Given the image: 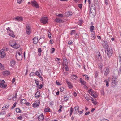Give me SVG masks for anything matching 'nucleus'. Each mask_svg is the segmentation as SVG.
I'll return each instance as SVG.
<instances>
[{
  "label": "nucleus",
  "mask_w": 121,
  "mask_h": 121,
  "mask_svg": "<svg viewBox=\"0 0 121 121\" xmlns=\"http://www.w3.org/2000/svg\"><path fill=\"white\" fill-rule=\"evenodd\" d=\"M10 45L13 48L17 49L20 46V45L18 43H17L15 41H11L9 43Z\"/></svg>",
  "instance_id": "f257e3e1"
},
{
  "label": "nucleus",
  "mask_w": 121,
  "mask_h": 121,
  "mask_svg": "<svg viewBox=\"0 0 121 121\" xmlns=\"http://www.w3.org/2000/svg\"><path fill=\"white\" fill-rule=\"evenodd\" d=\"M106 53L107 56L109 58H110L112 55L113 50L112 48H109L107 49Z\"/></svg>",
  "instance_id": "f03ea898"
},
{
  "label": "nucleus",
  "mask_w": 121,
  "mask_h": 121,
  "mask_svg": "<svg viewBox=\"0 0 121 121\" xmlns=\"http://www.w3.org/2000/svg\"><path fill=\"white\" fill-rule=\"evenodd\" d=\"M16 59L19 60H21L22 58V55L21 52H16Z\"/></svg>",
  "instance_id": "7ed1b4c3"
},
{
  "label": "nucleus",
  "mask_w": 121,
  "mask_h": 121,
  "mask_svg": "<svg viewBox=\"0 0 121 121\" xmlns=\"http://www.w3.org/2000/svg\"><path fill=\"white\" fill-rule=\"evenodd\" d=\"M40 22L43 24H46L48 22V18L46 17H42L41 18Z\"/></svg>",
  "instance_id": "20e7f679"
},
{
  "label": "nucleus",
  "mask_w": 121,
  "mask_h": 121,
  "mask_svg": "<svg viewBox=\"0 0 121 121\" xmlns=\"http://www.w3.org/2000/svg\"><path fill=\"white\" fill-rule=\"evenodd\" d=\"M31 4L33 7H35L37 8H39V4L37 3V1L35 0L31 1Z\"/></svg>",
  "instance_id": "39448f33"
},
{
  "label": "nucleus",
  "mask_w": 121,
  "mask_h": 121,
  "mask_svg": "<svg viewBox=\"0 0 121 121\" xmlns=\"http://www.w3.org/2000/svg\"><path fill=\"white\" fill-rule=\"evenodd\" d=\"M111 86L113 87H115L117 85L116 78L113 77L112 78V82H111Z\"/></svg>",
  "instance_id": "423d86ee"
},
{
  "label": "nucleus",
  "mask_w": 121,
  "mask_h": 121,
  "mask_svg": "<svg viewBox=\"0 0 121 121\" xmlns=\"http://www.w3.org/2000/svg\"><path fill=\"white\" fill-rule=\"evenodd\" d=\"M5 81L4 80H2L1 81L0 83V87L3 89L7 87V85L5 84Z\"/></svg>",
  "instance_id": "0eeeda50"
},
{
  "label": "nucleus",
  "mask_w": 121,
  "mask_h": 121,
  "mask_svg": "<svg viewBox=\"0 0 121 121\" xmlns=\"http://www.w3.org/2000/svg\"><path fill=\"white\" fill-rule=\"evenodd\" d=\"M26 32L28 35H30L31 33V27L29 25H27L26 26Z\"/></svg>",
  "instance_id": "6e6552de"
},
{
  "label": "nucleus",
  "mask_w": 121,
  "mask_h": 121,
  "mask_svg": "<svg viewBox=\"0 0 121 121\" xmlns=\"http://www.w3.org/2000/svg\"><path fill=\"white\" fill-rule=\"evenodd\" d=\"M39 104L40 101L39 100L36 101L33 104V107L35 108L37 107L39 105Z\"/></svg>",
  "instance_id": "1a4fd4ad"
},
{
  "label": "nucleus",
  "mask_w": 121,
  "mask_h": 121,
  "mask_svg": "<svg viewBox=\"0 0 121 121\" xmlns=\"http://www.w3.org/2000/svg\"><path fill=\"white\" fill-rule=\"evenodd\" d=\"M97 58L98 60L100 61H102L103 59L102 57L99 52L96 55Z\"/></svg>",
  "instance_id": "9d476101"
},
{
  "label": "nucleus",
  "mask_w": 121,
  "mask_h": 121,
  "mask_svg": "<svg viewBox=\"0 0 121 121\" xmlns=\"http://www.w3.org/2000/svg\"><path fill=\"white\" fill-rule=\"evenodd\" d=\"M6 55V54L3 50L0 51V57L3 58Z\"/></svg>",
  "instance_id": "9b49d317"
},
{
  "label": "nucleus",
  "mask_w": 121,
  "mask_h": 121,
  "mask_svg": "<svg viewBox=\"0 0 121 121\" xmlns=\"http://www.w3.org/2000/svg\"><path fill=\"white\" fill-rule=\"evenodd\" d=\"M90 91L91 92V95L94 98H96L97 96V95L95 94V93L94 91H93L91 89H90Z\"/></svg>",
  "instance_id": "f8f14e48"
},
{
  "label": "nucleus",
  "mask_w": 121,
  "mask_h": 121,
  "mask_svg": "<svg viewBox=\"0 0 121 121\" xmlns=\"http://www.w3.org/2000/svg\"><path fill=\"white\" fill-rule=\"evenodd\" d=\"M103 47L105 49H107L108 48V44L107 41H105L103 43Z\"/></svg>",
  "instance_id": "ddd939ff"
},
{
  "label": "nucleus",
  "mask_w": 121,
  "mask_h": 121,
  "mask_svg": "<svg viewBox=\"0 0 121 121\" xmlns=\"http://www.w3.org/2000/svg\"><path fill=\"white\" fill-rule=\"evenodd\" d=\"M15 20L16 21L22 22L23 21V18L21 16H18L15 18Z\"/></svg>",
  "instance_id": "4468645a"
},
{
  "label": "nucleus",
  "mask_w": 121,
  "mask_h": 121,
  "mask_svg": "<svg viewBox=\"0 0 121 121\" xmlns=\"http://www.w3.org/2000/svg\"><path fill=\"white\" fill-rule=\"evenodd\" d=\"M66 82L69 88L71 89L73 87V85L69 81H68L67 80H66Z\"/></svg>",
  "instance_id": "2eb2a0df"
},
{
  "label": "nucleus",
  "mask_w": 121,
  "mask_h": 121,
  "mask_svg": "<svg viewBox=\"0 0 121 121\" xmlns=\"http://www.w3.org/2000/svg\"><path fill=\"white\" fill-rule=\"evenodd\" d=\"M38 119L40 121H42L44 119V115L43 114H40L38 117Z\"/></svg>",
  "instance_id": "dca6fc26"
},
{
  "label": "nucleus",
  "mask_w": 121,
  "mask_h": 121,
  "mask_svg": "<svg viewBox=\"0 0 121 121\" xmlns=\"http://www.w3.org/2000/svg\"><path fill=\"white\" fill-rule=\"evenodd\" d=\"M33 42L35 44H36L38 41V37H35L33 39Z\"/></svg>",
  "instance_id": "f3484780"
},
{
  "label": "nucleus",
  "mask_w": 121,
  "mask_h": 121,
  "mask_svg": "<svg viewBox=\"0 0 121 121\" xmlns=\"http://www.w3.org/2000/svg\"><path fill=\"white\" fill-rule=\"evenodd\" d=\"M109 72V68L108 67L107 68L105 71L104 72L105 75H107L108 74Z\"/></svg>",
  "instance_id": "a211bd4d"
},
{
  "label": "nucleus",
  "mask_w": 121,
  "mask_h": 121,
  "mask_svg": "<svg viewBox=\"0 0 121 121\" xmlns=\"http://www.w3.org/2000/svg\"><path fill=\"white\" fill-rule=\"evenodd\" d=\"M40 95V93L38 91L35 95V97L37 98H39Z\"/></svg>",
  "instance_id": "6ab92c4d"
},
{
  "label": "nucleus",
  "mask_w": 121,
  "mask_h": 121,
  "mask_svg": "<svg viewBox=\"0 0 121 121\" xmlns=\"http://www.w3.org/2000/svg\"><path fill=\"white\" fill-rule=\"evenodd\" d=\"M95 32H93L91 34V37L93 39H95Z\"/></svg>",
  "instance_id": "aec40b11"
},
{
  "label": "nucleus",
  "mask_w": 121,
  "mask_h": 121,
  "mask_svg": "<svg viewBox=\"0 0 121 121\" xmlns=\"http://www.w3.org/2000/svg\"><path fill=\"white\" fill-rule=\"evenodd\" d=\"M67 65L68 64H62V65L65 67V68L66 71H68L69 70V68L67 66Z\"/></svg>",
  "instance_id": "412c9836"
},
{
  "label": "nucleus",
  "mask_w": 121,
  "mask_h": 121,
  "mask_svg": "<svg viewBox=\"0 0 121 121\" xmlns=\"http://www.w3.org/2000/svg\"><path fill=\"white\" fill-rule=\"evenodd\" d=\"M55 21L57 23L62 22L63 21L62 19L60 18H56L55 20Z\"/></svg>",
  "instance_id": "4be33fe9"
},
{
  "label": "nucleus",
  "mask_w": 121,
  "mask_h": 121,
  "mask_svg": "<svg viewBox=\"0 0 121 121\" xmlns=\"http://www.w3.org/2000/svg\"><path fill=\"white\" fill-rule=\"evenodd\" d=\"M72 14V12L68 11L66 12L65 13V15L66 16L69 17L71 16Z\"/></svg>",
  "instance_id": "5701e85b"
},
{
  "label": "nucleus",
  "mask_w": 121,
  "mask_h": 121,
  "mask_svg": "<svg viewBox=\"0 0 121 121\" xmlns=\"http://www.w3.org/2000/svg\"><path fill=\"white\" fill-rule=\"evenodd\" d=\"M63 59L64 62L62 64H68L67 58L66 57L64 56L63 57Z\"/></svg>",
  "instance_id": "b1692460"
},
{
  "label": "nucleus",
  "mask_w": 121,
  "mask_h": 121,
  "mask_svg": "<svg viewBox=\"0 0 121 121\" xmlns=\"http://www.w3.org/2000/svg\"><path fill=\"white\" fill-rule=\"evenodd\" d=\"M80 81L82 84L85 85L86 84V82L84 81H82L81 78H80Z\"/></svg>",
  "instance_id": "393cba45"
},
{
  "label": "nucleus",
  "mask_w": 121,
  "mask_h": 121,
  "mask_svg": "<svg viewBox=\"0 0 121 121\" xmlns=\"http://www.w3.org/2000/svg\"><path fill=\"white\" fill-rule=\"evenodd\" d=\"M44 111L45 112H50V110L49 108L47 107L45 108Z\"/></svg>",
  "instance_id": "a878e982"
},
{
  "label": "nucleus",
  "mask_w": 121,
  "mask_h": 121,
  "mask_svg": "<svg viewBox=\"0 0 121 121\" xmlns=\"http://www.w3.org/2000/svg\"><path fill=\"white\" fill-rule=\"evenodd\" d=\"M94 27L92 26H90V31L91 32H93V30H94Z\"/></svg>",
  "instance_id": "bb28decb"
},
{
  "label": "nucleus",
  "mask_w": 121,
  "mask_h": 121,
  "mask_svg": "<svg viewBox=\"0 0 121 121\" xmlns=\"http://www.w3.org/2000/svg\"><path fill=\"white\" fill-rule=\"evenodd\" d=\"M8 35L9 36L13 38H14L15 37V35L13 32H10L9 33Z\"/></svg>",
  "instance_id": "cd10ccee"
},
{
  "label": "nucleus",
  "mask_w": 121,
  "mask_h": 121,
  "mask_svg": "<svg viewBox=\"0 0 121 121\" xmlns=\"http://www.w3.org/2000/svg\"><path fill=\"white\" fill-rule=\"evenodd\" d=\"M93 10H95V7L91 6L90 9V13H92L91 11H93Z\"/></svg>",
  "instance_id": "c85d7f7f"
},
{
  "label": "nucleus",
  "mask_w": 121,
  "mask_h": 121,
  "mask_svg": "<svg viewBox=\"0 0 121 121\" xmlns=\"http://www.w3.org/2000/svg\"><path fill=\"white\" fill-rule=\"evenodd\" d=\"M20 102L22 104H24L26 103V100L23 99H22L21 100Z\"/></svg>",
  "instance_id": "c756f323"
},
{
  "label": "nucleus",
  "mask_w": 121,
  "mask_h": 121,
  "mask_svg": "<svg viewBox=\"0 0 121 121\" xmlns=\"http://www.w3.org/2000/svg\"><path fill=\"white\" fill-rule=\"evenodd\" d=\"M79 106L78 105H77L74 107V109L76 112H78L79 111Z\"/></svg>",
  "instance_id": "7c9ffc66"
},
{
  "label": "nucleus",
  "mask_w": 121,
  "mask_h": 121,
  "mask_svg": "<svg viewBox=\"0 0 121 121\" xmlns=\"http://www.w3.org/2000/svg\"><path fill=\"white\" fill-rule=\"evenodd\" d=\"M7 32H13V31L11 30L10 28L9 27H8L6 29Z\"/></svg>",
  "instance_id": "2f4dec72"
},
{
  "label": "nucleus",
  "mask_w": 121,
  "mask_h": 121,
  "mask_svg": "<svg viewBox=\"0 0 121 121\" xmlns=\"http://www.w3.org/2000/svg\"><path fill=\"white\" fill-rule=\"evenodd\" d=\"M104 82L106 83V86L107 87H108L109 86V83L108 82V81L107 80L105 79L104 80Z\"/></svg>",
  "instance_id": "473e14b6"
},
{
  "label": "nucleus",
  "mask_w": 121,
  "mask_h": 121,
  "mask_svg": "<svg viewBox=\"0 0 121 121\" xmlns=\"http://www.w3.org/2000/svg\"><path fill=\"white\" fill-rule=\"evenodd\" d=\"M99 66L100 69L102 70V67H103V65L102 63H100L99 64Z\"/></svg>",
  "instance_id": "72a5a7b5"
},
{
  "label": "nucleus",
  "mask_w": 121,
  "mask_h": 121,
  "mask_svg": "<svg viewBox=\"0 0 121 121\" xmlns=\"http://www.w3.org/2000/svg\"><path fill=\"white\" fill-rule=\"evenodd\" d=\"M16 111L17 113H20L21 112V111L20 110V109L17 108H16Z\"/></svg>",
  "instance_id": "f704fd0d"
},
{
  "label": "nucleus",
  "mask_w": 121,
  "mask_h": 121,
  "mask_svg": "<svg viewBox=\"0 0 121 121\" xmlns=\"http://www.w3.org/2000/svg\"><path fill=\"white\" fill-rule=\"evenodd\" d=\"M69 99V98L68 97H67L65 95V96L64 98V101L66 102Z\"/></svg>",
  "instance_id": "c9c22d12"
},
{
  "label": "nucleus",
  "mask_w": 121,
  "mask_h": 121,
  "mask_svg": "<svg viewBox=\"0 0 121 121\" xmlns=\"http://www.w3.org/2000/svg\"><path fill=\"white\" fill-rule=\"evenodd\" d=\"M10 64L11 66H13L15 64V62L14 60H12L10 62Z\"/></svg>",
  "instance_id": "e433bc0d"
},
{
  "label": "nucleus",
  "mask_w": 121,
  "mask_h": 121,
  "mask_svg": "<svg viewBox=\"0 0 121 121\" xmlns=\"http://www.w3.org/2000/svg\"><path fill=\"white\" fill-rule=\"evenodd\" d=\"M35 82L36 84V85L38 86H39V82L37 80H35Z\"/></svg>",
  "instance_id": "4c0bfd02"
},
{
  "label": "nucleus",
  "mask_w": 121,
  "mask_h": 121,
  "mask_svg": "<svg viewBox=\"0 0 121 121\" xmlns=\"http://www.w3.org/2000/svg\"><path fill=\"white\" fill-rule=\"evenodd\" d=\"M24 0H17V2L18 4H20Z\"/></svg>",
  "instance_id": "58836bf2"
},
{
  "label": "nucleus",
  "mask_w": 121,
  "mask_h": 121,
  "mask_svg": "<svg viewBox=\"0 0 121 121\" xmlns=\"http://www.w3.org/2000/svg\"><path fill=\"white\" fill-rule=\"evenodd\" d=\"M4 73L7 75H9L10 74L9 71H4Z\"/></svg>",
  "instance_id": "ea45409f"
},
{
  "label": "nucleus",
  "mask_w": 121,
  "mask_h": 121,
  "mask_svg": "<svg viewBox=\"0 0 121 121\" xmlns=\"http://www.w3.org/2000/svg\"><path fill=\"white\" fill-rule=\"evenodd\" d=\"M72 78L74 79H76L77 78V76L75 75H73L72 76Z\"/></svg>",
  "instance_id": "a19ab883"
},
{
  "label": "nucleus",
  "mask_w": 121,
  "mask_h": 121,
  "mask_svg": "<svg viewBox=\"0 0 121 121\" xmlns=\"http://www.w3.org/2000/svg\"><path fill=\"white\" fill-rule=\"evenodd\" d=\"M4 66L2 64L0 63V70H2L4 69Z\"/></svg>",
  "instance_id": "79ce46f5"
},
{
  "label": "nucleus",
  "mask_w": 121,
  "mask_h": 121,
  "mask_svg": "<svg viewBox=\"0 0 121 121\" xmlns=\"http://www.w3.org/2000/svg\"><path fill=\"white\" fill-rule=\"evenodd\" d=\"M60 108L58 111V112L59 113L61 112L62 111L61 109L62 108V106L61 105L60 106Z\"/></svg>",
  "instance_id": "37998d69"
},
{
  "label": "nucleus",
  "mask_w": 121,
  "mask_h": 121,
  "mask_svg": "<svg viewBox=\"0 0 121 121\" xmlns=\"http://www.w3.org/2000/svg\"><path fill=\"white\" fill-rule=\"evenodd\" d=\"M8 48L7 47H4L1 50H3L4 52V51H8Z\"/></svg>",
  "instance_id": "c03bdc74"
},
{
  "label": "nucleus",
  "mask_w": 121,
  "mask_h": 121,
  "mask_svg": "<svg viewBox=\"0 0 121 121\" xmlns=\"http://www.w3.org/2000/svg\"><path fill=\"white\" fill-rule=\"evenodd\" d=\"M98 72L97 71H95V77L96 78L97 77V76H98Z\"/></svg>",
  "instance_id": "a18cd8bd"
},
{
  "label": "nucleus",
  "mask_w": 121,
  "mask_h": 121,
  "mask_svg": "<svg viewBox=\"0 0 121 121\" xmlns=\"http://www.w3.org/2000/svg\"><path fill=\"white\" fill-rule=\"evenodd\" d=\"M73 112V109L72 108V107H71L70 109V116H71L72 114V112Z\"/></svg>",
  "instance_id": "49530a36"
},
{
  "label": "nucleus",
  "mask_w": 121,
  "mask_h": 121,
  "mask_svg": "<svg viewBox=\"0 0 121 121\" xmlns=\"http://www.w3.org/2000/svg\"><path fill=\"white\" fill-rule=\"evenodd\" d=\"M89 78L88 77V76L86 75V76L85 78V79L86 80H88L89 79Z\"/></svg>",
  "instance_id": "de8ad7c7"
},
{
  "label": "nucleus",
  "mask_w": 121,
  "mask_h": 121,
  "mask_svg": "<svg viewBox=\"0 0 121 121\" xmlns=\"http://www.w3.org/2000/svg\"><path fill=\"white\" fill-rule=\"evenodd\" d=\"M55 49L54 48H52V49L51 50V53L52 54L55 51Z\"/></svg>",
  "instance_id": "09e8293b"
},
{
  "label": "nucleus",
  "mask_w": 121,
  "mask_h": 121,
  "mask_svg": "<svg viewBox=\"0 0 121 121\" xmlns=\"http://www.w3.org/2000/svg\"><path fill=\"white\" fill-rule=\"evenodd\" d=\"M75 31L74 30H72L71 32V34L72 35L75 33Z\"/></svg>",
  "instance_id": "8fccbe9b"
},
{
  "label": "nucleus",
  "mask_w": 121,
  "mask_h": 121,
  "mask_svg": "<svg viewBox=\"0 0 121 121\" xmlns=\"http://www.w3.org/2000/svg\"><path fill=\"white\" fill-rule=\"evenodd\" d=\"M94 3L96 4H98L99 2L98 0H93Z\"/></svg>",
  "instance_id": "3c124183"
},
{
  "label": "nucleus",
  "mask_w": 121,
  "mask_h": 121,
  "mask_svg": "<svg viewBox=\"0 0 121 121\" xmlns=\"http://www.w3.org/2000/svg\"><path fill=\"white\" fill-rule=\"evenodd\" d=\"M16 104H17V103L16 102H15L14 103L13 106L12 107V109L13 108L16 106Z\"/></svg>",
  "instance_id": "603ef678"
},
{
  "label": "nucleus",
  "mask_w": 121,
  "mask_h": 121,
  "mask_svg": "<svg viewBox=\"0 0 121 121\" xmlns=\"http://www.w3.org/2000/svg\"><path fill=\"white\" fill-rule=\"evenodd\" d=\"M82 23V20H80L78 22V24L79 25L81 26Z\"/></svg>",
  "instance_id": "864d4df0"
},
{
  "label": "nucleus",
  "mask_w": 121,
  "mask_h": 121,
  "mask_svg": "<svg viewBox=\"0 0 121 121\" xmlns=\"http://www.w3.org/2000/svg\"><path fill=\"white\" fill-rule=\"evenodd\" d=\"M38 76L39 77L40 79L41 80H42V81L43 80V78H42V76L40 75V74H39L38 75Z\"/></svg>",
  "instance_id": "5fc2aeb1"
},
{
  "label": "nucleus",
  "mask_w": 121,
  "mask_h": 121,
  "mask_svg": "<svg viewBox=\"0 0 121 121\" xmlns=\"http://www.w3.org/2000/svg\"><path fill=\"white\" fill-rule=\"evenodd\" d=\"M92 103L96 105L97 104V102L96 101L93 100L92 101Z\"/></svg>",
  "instance_id": "6e6d98bb"
},
{
  "label": "nucleus",
  "mask_w": 121,
  "mask_h": 121,
  "mask_svg": "<svg viewBox=\"0 0 121 121\" xmlns=\"http://www.w3.org/2000/svg\"><path fill=\"white\" fill-rule=\"evenodd\" d=\"M57 16L59 17H63V15L62 14H59L57 15Z\"/></svg>",
  "instance_id": "4d7b16f0"
},
{
  "label": "nucleus",
  "mask_w": 121,
  "mask_h": 121,
  "mask_svg": "<svg viewBox=\"0 0 121 121\" xmlns=\"http://www.w3.org/2000/svg\"><path fill=\"white\" fill-rule=\"evenodd\" d=\"M78 7L80 9H82V4H78Z\"/></svg>",
  "instance_id": "13d9d810"
},
{
  "label": "nucleus",
  "mask_w": 121,
  "mask_h": 121,
  "mask_svg": "<svg viewBox=\"0 0 121 121\" xmlns=\"http://www.w3.org/2000/svg\"><path fill=\"white\" fill-rule=\"evenodd\" d=\"M48 34L49 38H51V33L49 32H48Z\"/></svg>",
  "instance_id": "bf43d9fd"
},
{
  "label": "nucleus",
  "mask_w": 121,
  "mask_h": 121,
  "mask_svg": "<svg viewBox=\"0 0 121 121\" xmlns=\"http://www.w3.org/2000/svg\"><path fill=\"white\" fill-rule=\"evenodd\" d=\"M17 118L18 119L21 120L22 119V117L21 116H20L18 117H17Z\"/></svg>",
  "instance_id": "052dcab7"
},
{
  "label": "nucleus",
  "mask_w": 121,
  "mask_h": 121,
  "mask_svg": "<svg viewBox=\"0 0 121 121\" xmlns=\"http://www.w3.org/2000/svg\"><path fill=\"white\" fill-rule=\"evenodd\" d=\"M15 78H13L12 79V84H13L14 83V82L15 81Z\"/></svg>",
  "instance_id": "680f3d73"
},
{
  "label": "nucleus",
  "mask_w": 121,
  "mask_h": 121,
  "mask_svg": "<svg viewBox=\"0 0 121 121\" xmlns=\"http://www.w3.org/2000/svg\"><path fill=\"white\" fill-rule=\"evenodd\" d=\"M49 104L51 106L53 105L54 104L53 102L52 101H51V102H50Z\"/></svg>",
  "instance_id": "e2e57ef3"
},
{
  "label": "nucleus",
  "mask_w": 121,
  "mask_h": 121,
  "mask_svg": "<svg viewBox=\"0 0 121 121\" xmlns=\"http://www.w3.org/2000/svg\"><path fill=\"white\" fill-rule=\"evenodd\" d=\"M5 114V113L4 111H3L0 113V114L2 115H4Z\"/></svg>",
  "instance_id": "0e129e2a"
},
{
  "label": "nucleus",
  "mask_w": 121,
  "mask_h": 121,
  "mask_svg": "<svg viewBox=\"0 0 121 121\" xmlns=\"http://www.w3.org/2000/svg\"><path fill=\"white\" fill-rule=\"evenodd\" d=\"M85 98L88 101H89L90 99L87 96L85 97Z\"/></svg>",
  "instance_id": "69168bd1"
},
{
  "label": "nucleus",
  "mask_w": 121,
  "mask_h": 121,
  "mask_svg": "<svg viewBox=\"0 0 121 121\" xmlns=\"http://www.w3.org/2000/svg\"><path fill=\"white\" fill-rule=\"evenodd\" d=\"M119 62L121 64V56L119 55Z\"/></svg>",
  "instance_id": "338daca9"
},
{
  "label": "nucleus",
  "mask_w": 121,
  "mask_h": 121,
  "mask_svg": "<svg viewBox=\"0 0 121 121\" xmlns=\"http://www.w3.org/2000/svg\"><path fill=\"white\" fill-rule=\"evenodd\" d=\"M34 74V72H32L30 74V76H33Z\"/></svg>",
  "instance_id": "774afa93"
}]
</instances>
